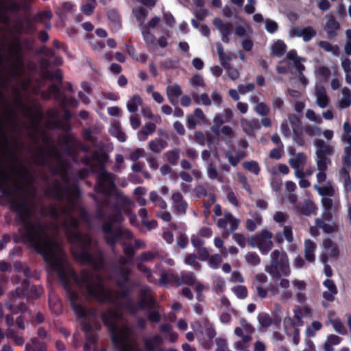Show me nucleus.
Here are the masks:
<instances>
[{"instance_id": "1", "label": "nucleus", "mask_w": 351, "mask_h": 351, "mask_svg": "<svg viewBox=\"0 0 351 351\" xmlns=\"http://www.w3.org/2000/svg\"><path fill=\"white\" fill-rule=\"evenodd\" d=\"M38 251L51 271L56 273L72 310L78 318L82 319L81 323L82 331L87 335L99 330L100 326L98 325L95 328L87 319L88 313L86 307L78 303L79 294L72 288L71 280H73L79 287H85L88 295L99 303H112L114 301L112 291L106 289L101 277L97 275V281H95L94 274L86 269H82L80 275H77L73 269H67L65 267L63 261L57 254H47L40 247H38Z\"/></svg>"}, {"instance_id": "2", "label": "nucleus", "mask_w": 351, "mask_h": 351, "mask_svg": "<svg viewBox=\"0 0 351 351\" xmlns=\"http://www.w3.org/2000/svg\"><path fill=\"white\" fill-rule=\"evenodd\" d=\"M65 226L66 235L71 245V253L75 260L82 265H90L95 271L104 269L106 261L103 252L100 250L94 254L91 252L93 239L90 235L78 230L79 220L71 216Z\"/></svg>"}, {"instance_id": "3", "label": "nucleus", "mask_w": 351, "mask_h": 351, "mask_svg": "<svg viewBox=\"0 0 351 351\" xmlns=\"http://www.w3.org/2000/svg\"><path fill=\"white\" fill-rule=\"evenodd\" d=\"M121 316L118 311L110 308L100 313L101 321L108 330L114 346L119 351H130L132 347L128 342L129 329L126 326L119 328L117 322Z\"/></svg>"}, {"instance_id": "4", "label": "nucleus", "mask_w": 351, "mask_h": 351, "mask_svg": "<svg viewBox=\"0 0 351 351\" xmlns=\"http://www.w3.org/2000/svg\"><path fill=\"white\" fill-rule=\"evenodd\" d=\"M113 213L109 214L101 226V231L104 234L106 244L110 247H115L117 243L122 239H132L133 233L128 229L121 227H114V224H121L123 221L121 208L114 204Z\"/></svg>"}, {"instance_id": "5", "label": "nucleus", "mask_w": 351, "mask_h": 351, "mask_svg": "<svg viewBox=\"0 0 351 351\" xmlns=\"http://www.w3.org/2000/svg\"><path fill=\"white\" fill-rule=\"evenodd\" d=\"M45 194L58 201L66 199L69 206L66 208L65 213L71 215L81 196V191L76 183L63 187L58 181H56L51 187L45 191Z\"/></svg>"}, {"instance_id": "6", "label": "nucleus", "mask_w": 351, "mask_h": 351, "mask_svg": "<svg viewBox=\"0 0 351 351\" xmlns=\"http://www.w3.org/2000/svg\"><path fill=\"white\" fill-rule=\"evenodd\" d=\"M0 135L3 139L6 145V152L5 155L8 159H9L12 165L10 167V171L11 176L18 178L20 180H25L29 178H32V173L29 169L20 160L17 154L11 149L10 143L8 141V134L5 131L3 123L0 118Z\"/></svg>"}, {"instance_id": "7", "label": "nucleus", "mask_w": 351, "mask_h": 351, "mask_svg": "<svg viewBox=\"0 0 351 351\" xmlns=\"http://www.w3.org/2000/svg\"><path fill=\"white\" fill-rule=\"evenodd\" d=\"M265 271L274 279H280L282 276H289L291 269L287 253L274 250L271 254L270 265L266 267Z\"/></svg>"}, {"instance_id": "8", "label": "nucleus", "mask_w": 351, "mask_h": 351, "mask_svg": "<svg viewBox=\"0 0 351 351\" xmlns=\"http://www.w3.org/2000/svg\"><path fill=\"white\" fill-rule=\"evenodd\" d=\"M115 176L112 173L108 172L104 164L99 162V169L96 178V183L94 191L98 194L106 197H110L117 190Z\"/></svg>"}, {"instance_id": "9", "label": "nucleus", "mask_w": 351, "mask_h": 351, "mask_svg": "<svg viewBox=\"0 0 351 351\" xmlns=\"http://www.w3.org/2000/svg\"><path fill=\"white\" fill-rule=\"evenodd\" d=\"M158 304L154 297L150 293L149 287H145L139 291V299L134 304L130 299L124 305L125 308L132 315L136 314L139 311L156 308Z\"/></svg>"}, {"instance_id": "10", "label": "nucleus", "mask_w": 351, "mask_h": 351, "mask_svg": "<svg viewBox=\"0 0 351 351\" xmlns=\"http://www.w3.org/2000/svg\"><path fill=\"white\" fill-rule=\"evenodd\" d=\"M316 147V163L331 164L330 156H332L335 152L333 146L327 144L322 139H317L315 141Z\"/></svg>"}, {"instance_id": "11", "label": "nucleus", "mask_w": 351, "mask_h": 351, "mask_svg": "<svg viewBox=\"0 0 351 351\" xmlns=\"http://www.w3.org/2000/svg\"><path fill=\"white\" fill-rule=\"evenodd\" d=\"M341 141L348 144L343 148V156L342 158V167L339 170V175L343 180L350 176V170L351 168V136L343 135Z\"/></svg>"}, {"instance_id": "12", "label": "nucleus", "mask_w": 351, "mask_h": 351, "mask_svg": "<svg viewBox=\"0 0 351 351\" xmlns=\"http://www.w3.org/2000/svg\"><path fill=\"white\" fill-rule=\"evenodd\" d=\"M15 293L16 289L10 293L9 300L5 303V306L12 313H23L27 310V304L23 301L25 297L21 294L16 295Z\"/></svg>"}, {"instance_id": "13", "label": "nucleus", "mask_w": 351, "mask_h": 351, "mask_svg": "<svg viewBox=\"0 0 351 351\" xmlns=\"http://www.w3.org/2000/svg\"><path fill=\"white\" fill-rule=\"evenodd\" d=\"M43 293V289L40 287L34 285H30L28 280H23L20 287L16 289V295L21 294L24 295L25 298H31L33 299L38 298Z\"/></svg>"}, {"instance_id": "14", "label": "nucleus", "mask_w": 351, "mask_h": 351, "mask_svg": "<svg viewBox=\"0 0 351 351\" xmlns=\"http://www.w3.org/2000/svg\"><path fill=\"white\" fill-rule=\"evenodd\" d=\"M273 234L267 230H263L256 237V245L262 254H267L273 247L271 239Z\"/></svg>"}, {"instance_id": "15", "label": "nucleus", "mask_w": 351, "mask_h": 351, "mask_svg": "<svg viewBox=\"0 0 351 351\" xmlns=\"http://www.w3.org/2000/svg\"><path fill=\"white\" fill-rule=\"evenodd\" d=\"M324 29L329 39H333L337 36V30L340 29L339 23L331 16L326 21Z\"/></svg>"}, {"instance_id": "16", "label": "nucleus", "mask_w": 351, "mask_h": 351, "mask_svg": "<svg viewBox=\"0 0 351 351\" xmlns=\"http://www.w3.org/2000/svg\"><path fill=\"white\" fill-rule=\"evenodd\" d=\"M178 274H176L172 269L167 271H162L160 273V278L159 284L161 286L167 287L169 284H174L177 286Z\"/></svg>"}, {"instance_id": "17", "label": "nucleus", "mask_w": 351, "mask_h": 351, "mask_svg": "<svg viewBox=\"0 0 351 351\" xmlns=\"http://www.w3.org/2000/svg\"><path fill=\"white\" fill-rule=\"evenodd\" d=\"M232 118V111L230 108H226L222 113L215 114L213 119L214 125L219 129L224 123H230Z\"/></svg>"}, {"instance_id": "18", "label": "nucleus", "mask_w": 351, "mask_h": 351, "mask_svg": "<svg viewBox=\"0 0 351 351\" xmlns=\"http://www.w3.org/2000/svg\"><path fill=\"white\" fill-rule=\"evenodd\" d=\"M182 90L181 87L177 84L169 85L167 87V95L171 104L173 106L177 105L178 97L182 95Z\"/></svg>"}, {"instance_id": "19", "label": "nucleus", "mask_w": 351, "mask_h": 351, "mask_svg": "<svg viewBox=\"0 0 351 351\" xmlns=\"http://www.w3.org/2000/svg\"><path fill=\"white\" fill-rule=\"evenodd\" d=\"M25 351H47V343L37 337L32 338L31 343L25 345Z\"/></svg>"}, {"instance_id": "20", "label": "nucleus", "mask_w": 351, "mask_h": 351, "mask_svg": "<svg viewBox=\"0 0 351 351\" xmlns=\"http://www.w3.org/2000/svg\"><path fill=\"white\" fill-rule=\"evenodd\" d=\"M243 129L245 133L249 135L253 134L254 132L261 128V123L256 119L252 120H243L241 121Z\"/></svg>"}, {"instance_id": "21", "label": "nucleus", "mask_w": 351, "mask_h": 351, "mask_svg": "<svg viewBox=\"0 0 351 351\" xmlns=\"http://www.w3.org/2000/svg\"><path fill=\"white\" fill-rule=\"evenodd\" d=\"M213 25L220 32L221 34H232V25L230 23H225L219 17H216L213 21Z\"/></svg>"}, {"instance_id": "22", "label": "nucleus", "mask_w": 351, "mask_h": 351, "mask_svg": "<svg viewBox=\"0 0 351 351\" xmlns=\"http://www.w3.org/2000/svg\"><path fill=\"white\" fill-rule=\"evenodd\" d=\"M315 225L326 234L337 232L339 230V226L336 223L333 222L332 224H328L319 218L315 219Z\"/></svg>"}, {"instance_id": "23", "label": "nucleus", "mask_w": 351, "mask_h": 351, "mask_svg": "<svg viewBox=\"0 0 351 351\" xmlns=\"http://www.w3.org/2000/svg\"><path fill=\"white\" fill-rule=\"evenodd\" d=\"M196 277L193 272H182L180 277L178 276L177 287L182 285L192 286L195 283Z\"/></svg>"}, {"instance_id": "24", "label": "nucleus", "mask_w": 351, "mask_h": 351, "mask_svg": "<svg viewBox=\"0 0 351 351\" xmlns=\"http://www.w3.org/2000/svg\"><path fill=\"white\" fill-rule=\"evenodd\" d=\"M118 274L122 280L117 282V286L121 288L125 287L130 281L132 270L130 268L120 266L118 268Z\"/></svg>"}, {"instance_id": "25", "label": "nucleus", "mask_w": 351, "mask_h": 351, "mask_svg": "<svg viewBox=\"0 0 351 351\" xmlns=\"http://www.w3.org/2000/svg\"><path fill=\"white\" fill-rule=\"evenodd\" d=\"M316 103L320 108H324L328 106L329 99L324 86L316 89Z\"/></svg>"}, {"instance_id": "26", "label": "nucleus", "mask_w": 351, "mask_h": 351, "mask_svg": "<svg viewBox=\"0 0 351 351\" xmlns=\"http://www.w3.org/2000/svg\"><path fill=\"white\" fill-rule=\"evenodd\" d=\"M165 157L168 163L176 166L178 164L180 158V149L176 147L171 150H169L165 153Z\"/></svg>"}, {"instance_id": "27", "label": "nucleus", "mask_w": 351, "mask_h": 351, "mask_svg": "<svg viewBox=\"0 0 351 351\" xmlns=\"http://www.w3.org/2000/svg\"><path fill=\"white\" fill-rule=\"evenodd\" d=\"M162 343V339L159 335H154L145 340V349L147 351H155Z\"/></svg>"}, {"instance_id": "28", "label": "nucleus", "mask_w": 351, "mask_h": 351, "mask_svg": "<svg viewBox=\"0 0 351 351\" xmlns=\"http://www.w3.org/2000/svg\"><path fill=\"white\" fill-rule=\"evenodd\" d=\"M305 245V258L307 261L313 263L315 261L314 252L316 248L315 243L310 240L307 239L304 243Z\"/></svg>"}, {"instance_id": "29", "label": "nucleus", "mask_w": 351, "mask_h": 351, "mask_svg": "<svg viewBox=\"0 0 351 351\" xmlns=\"http://www.w3.org/2000/svg\"><path fill=\"white\" fill-rule=\"evenodd\" d=\"M167 142L162 138H158L152 140L149 143V148L154 153H160L162 149L167 147Z\"/></svg>"}, {"instance_id": "30", "label": "nucleus", "mask_w": 351, "mask_h": 351, "mask_svg": "<svg viewBox=\"0 0 351 351\" xmlns=\"http://www.w3.org/2000/svg\"><path fill=\"white\" fill-rule=\"evenodd\" d=\"M42 215L44 217H50L52 219L58 221L60 218V213L56 205H50L48 208L43 207L41 208Z\"/></svg>"}, {"instance_id": "31", "label": "nucleus", "mask_w": 351, "mask_h": 351, "mask_svg": "<svg viewBox=\"0 0 351 351\" xmlns=\"http://www.w3.org/2000/svg\"><path fill=\"white\" fill-rule=\"evenodd\" d=\"M216 47L221 64L224 68L228 67L230 64L229 61L231 60V58L224 53L221 43H217L216 44Z\"/></svg>"}, {"instance_id": "32", "label": "nucleus", "mask_w": 351, "mask_h": 351, "mask_svg": "<svg viewBox=\"0 0 351 351\" xmlns=\"http://www.w3.org/2000/svg\"><path fill=\"white\" fill-rule=\"evenodd\" d=\"M98 336L97 331L85 335V342L84 344V351H91V347L97 344Z\"/></svg>"}, {"instance_id": "33", "label": "nucleus", "mask_w": 351, "mask_h": 351, "mask_svg": "<svg viewBox=\"0 0 351 351\" xmlns=\"http://www.w3.org/2000/svg\"><path fill=\"white\" fill-rule=\"evenodd\" d=\"M316 209L315 204L311 200L306 201L302 206L298 207L299 212L306 216H310L315 212Z\"/></svg>"}, {"instance_id": "34", "label": "nucleus", "mask_w": 351, "mask_h": 351, "mask_svg": "<svg viewBox=\"0 0 351 351\" xmlns=\"http://www.w3.org/2000/svg\"><path fill=\"white\" fill-rule=\"evenodd\" d=\"M156 124L152 122L146 123L142 129L138 132V138L141 140H144L149 134H152L156 130Z\"/></svg>"}, {"instance_id": "35", "label": "nucleus", "mask_w": 351, "mask_h": 351, "mask_svg": "<svg viewBox=\"0 0 351 351\" xmlns=\"http://www.w3.org/2000/svg\"><path fill=\"white\" fill-rule=\"evenodd\" d=\"M143 104V100L138 95H134L128 103L127 108L130 112L134 113L138 110V106Z\"/></svg>"}, {"instance_id": "36", "label": "nucleus", "mask_w": 351, "mask_h": 351, "mask_svg": "<svg viewBox=\"0 0 351 351\" xmlns=\"http://www.w3.org/2000/svg\"><path fill=\"white\" fill-rule=\"evenodd\" d=\"M286 50L287 46L285 43L280 40L276 42L271 47L272 53L277 57L282 56L285 53Z\"/></svg>"}, {"instance_id": "37", "label": "nucleus", "mask_w": 351, "mask_h": 351, "mask_svg": "<svg viewBox=\"0 0 351 351\" xmlns=\"http://www.w3.org/2000/svg\"><path fill=\"white\" fill-rule=\"evenodd\" d=\"M108 19L112 22L116 29H119L121 27V19L119 12L114 10H110L107 13Z\"/></svg>"}, {"instance_id": "38", "label": "nucleus", "mask_w": 351, "mask_h": 351, "mask_svg": "<svg viewBox=\"0 0 351 351\" xmlns=\"http://www.w3.org/2000/svg\"><path fill=\"white\" fill-rule=\"evenodd\" d=\"M319 172L317 173V180L319 183H322L326 180V171L328 165L331 164L316 163Z\"/></svg>"}, {"instance_id": "39", "label": "nucleus", "mask_w": 351, "mask_h": 351, "mask_svg": "<svg viewBox=\"0 0 351 351\" xmlns=\"http://www.w3.org/2000/svg\"><path fill=\"white\" fill-rule=\"evenodd\" d=\"M52 12L50 10H43L36 14L33 17V21L43 23L47 20H50L52 18Z\"/></svg>"}, {"instance_id": "40", "label": "nucleus", "mask_w": 351, "mask_h": 351, "mask_svg": "<svg viewBox=\"0 0 351 351\" xmlns=\"http://www.w3.org/2000/svg\"><path fill=\"white\" fill-rule=\"evenodd\" d=\"M306 162V156L304 153H298L295 158H290V166L295 169H298L300 165H302Z\"/></svg>"}, {"instance_id": "41", "label": "nucleus", "mask_w": 351, "mask_h": 351, "mask_svg": "<svg viewBox=\"0 0 351 351\" xmlns=\"http://www.w3.org/2000/svg\"><path fill=\"white\" fill-rule=\"evenodd\" d=\"M96 5V0H86V3L82 5L81 10L85 15L90 16L94 12Z\"/></svg>"}, {"instance_id": "42", "label": "nucleus", "mask_w": 351, "mask_h": 351, "mask_svg": "<svg viewBox=\"0 0 351 351\" xmlns=\"http://www.w3.org/2000/svg\"><path fill=\"white\" fill-rule=\"evenodd\" d=\"M207 173L209 178L214 180L216 179L219 182H223V177L218 174L215 166L210 162L207 167Z\"/></svg>"}, {"instance_id": "43", "label": "nucleus", "mask_w": 351, "mask_h": 351, "mask_svg": "<svg viewBox=\"0 0 351 351\" xmlns=\"http://www.w3.org/2000/svg\"><path fill=\"white\" fill-rule=\"evenodd\" d=\"M49 93L53 95L56 100L62 101L64 97V93L62 91L61 88L58 84H52L49 87Z\"/></svg>"}, {"instance_id": "44", "label": "nucleus", "mask_w": 351, "mask_h": 351, "mask_svg": "<svg viewBox=\"0 0 351 351\" xmlns=\"http://www.w3.org/2000/svg\"><path fill=\"white\" fill-rule=\"evenodd\" d=\"M293 140L298 146L304 147L306 145L302 129L297 130V128H293Z\"/></svg>"}, {"instance_id": "45", "label": "nucleus", "mask_w": 351, "mask_h": 351, "mask_svg": "<svg viewBox=\"0 0 351 351\" xmlns=\"http://www.w3.org/2000/svg\"><path fill=\"white\" fill-rule=\"evenodd\" d=\"M243 167L245 169L256 176H258L261 171L258 163L254 160L245 162L243 163Z\"/></svg>"}, {"instance_id": "46", "label": "nucleus", "mask_w": 351, "mask_h": 351, "mask_svg": "<svg viewBox=\"0 0 351 351\" xmlns=\"http://www.w3.org/2000/svg\"><path fill=\"white\" fill-rule=\"evenodd\" d=\"M334 330L341 335H346L348 334V330L345 326L339 319H335L331 320Z\"/></svg>"}, {"instance_id": "47", "label": "nucleus", "mask_w": 351, "mask_h": 351, "mask_svg": "<svg viewBox=\"0 0 351 351\" xmlns=\"http://www.w3.org/2000/svg\"><path fill=\"white\" fill-rule=\"evenodd\" d=\"M302 33V38L304 42L310 41L316 35L315 29L311 26L304 27Z\"/></svg>"}, {"instance_id": "48", "label": "nucleus", "mask_w": 351, "mask_h": 351, "mask_svg": "<svg viewBox=\"0 0 351 351\" xmlns=\"http://www.w3.org/2000/svg\"><path fill=\"white\" fill-rule=\"evenodd\" d=\"M186 264L192 266L195 270H200L201 265L197 261V256L195 254H187L185 257Z\"/></svg>"}, {"instance_id": "49", "label": "nucleus", "mask_w": 351, "mask_h": 351, "mask_svg": "<svg viewBox=\"0 0 351 351\" xmlns=\"http://www.w3.org/2000/svg\"><path fill=\"white\" fill-rule=\"evenodd\" d=\"M258 320L262 327L267 328L272 324V319L268 313H261L258 315Z\"/></svg>"}, {"instance_id": "50", "label": "nucleus", "mask_w": 351, "mask_h": 351, "mask_svg": "<svg viewBox=\"0 0 351 351\" xmlns=\"http://www.w3.org/2000/svg\"><path fill=\"white\" fill-rule=\"evenodd\" d=\"M110 134L112 136H115L120 142H125L127 139L126 134L119 125L114 126L110 131Z\"/></svg>"}, {"instance_id": "51", "label": "nucleus", "mask_w": 351, "mask_h": 351, "mask_svg": "<svg viewBox=\"0 0 351 351\" xmlns=\"http://www.w3.org/2000/svg\"><path fill=\"white\" fill-rule=\"evenodd\" d=\"M79 102L75 97H67L66 95H64L60 103V106L64 108L66 106L75 108H77Z\"/></svg>"}, {"instance_id": "52", "label": "nucleus", "mask_w": 351, "mask_h": 351, "mask_svg": "<svg viewBox=\"0 0 351 351\" xmlns=\"http://www.w3.org/2000/svg\"><path fill=\"white\" fill-rule=\"evenodd\" d=\"M137 269L138 270L144 274V275L146 276L147 280L149 282H154V277L152 276V270L150 268L147 267L143 263H138Z\"/></svg>"}, {"instance_id": "53", "label": "nucleus", "mask_w": 351, "mask_h": 351, "mask_svg": "<svg viewBox=\"0 0 351 351\" xmlns=\"http://www.w3.org/2000/svg\"><path fill=\"white\" fill-rule=\"evenodd\" d=\"M318 45L319 47H321L327 52H332L333 53H337L339 50L338 47L337 45L333 46L328 41L326 40L319 41L318 43Z\"/></svg>"}, {"instance_id": "54", "label": "nucleus", "mask_w": 351, "mask_h": 351, "mask_svg": "<svg viewBox=\"0 0 351 351\" xmlns=\"http://www.w3.org/2000/svg\"><path fill=\"white\" fill-rule=\"evenodd\" d=\"M147 319L152 323H158L161 320V315L155 308L149 309L147 311Z\"/></svg>"}, {"instance_id": "55", "label": "nucleus", "mask_w": 351, "mask_h": 351, "mask_svg": "<svg viewBox=\"0 0 351 351\" xmlns=\"http://www.w3.org/2000/svg\"><path fill=\"white\" fill-rule=\"evenodd\" d=\"M34 162L39 166H44L46 165L47 160L45 152L43 148H40L35 156Z\"/></svg>"}, {"instance_id": "56", "label": "nucleus", "mask_w": 351, "mask_h": 351, "mask_svg": "<svg viewBox=\"0 0 351 351\" xmlns=\"http://www.w3.org/2000/svg\"><path fill=\"white\" fill-rule=\"evenodd\" d=\"M245 260L247 263L252 265H257L261 263L260 257L254 252H248L245 256Z\"/></svg>"}, {"instance_id": "57", "label": "nucleus", "mask_w": 351, "mask_h": 351, "mask_svg": "<svg viewBox=\"0 0 351 351\" xmlns=\"http://www.w3.org/2000/svg\"><path fill=\"white\" fill-rule=\"evenodd\" d=\"M9 51L12 56H19V54L22 51V46L19 40L11 43Z\"/></svg>"}, {"instance_id": "58", "label": "nucleus", "mask_w": 351, "mask_h": 351, "mask_svg": "<svg viewBox=\"0 0 351 351\" xmlns=\"http://www.w3.org/2000/svg\"><path fill=\"white\" fill-rule=\"evenodd\" d=\"M232 290L237 297L239 299H245L247 297L248 292L246 287L245 286L239 285L234 287Z\"/></svg>"}, {"instance_id": "59", "label": "nucleus", "mask_w": 351, "mask_h": 351, "mask_svg": "<svg viewBox=\"0 0 351 351\" xmlns=\"http://www.w3.org/2000/svg\"><path fill=\"white\" fill-rule=\"evenodd\" d=\"M148 14L147 11L144 8H139L134 11V16L141 24L143 23L147 16Z\"/></svg>"}, {"instance_id": "60", "label": "nucleus", "mask_w": 351, "mask_h": 351, "mask_svg": "<svg viewBox=\"0 0 351 351\" xmlns=\"http://www.w3.org/2000/svg\"><path fill=\"white\" fill-rule=\"evenodd\" d=\"M305 133L310 136H320L322 134L321 128L317 126L306 125L304 129Z\"/></svg>"}, {"instance_id": "61", "label": "nucleus", "mask_w": 351, "mask_h": 351, "mask_svg": "<svg viewBox=\"0 0 351 351\" xmlns=\"http://www.w3.org/2000/svg\"><path fill=\"white\" fill-rule=\"evenodd\" d=\"M21 5L16 1H10L5 8V11L12 14H17L21 10Z\"/></svg>"}, {"instance_id": "62", "label": "nucleus", "mask_w": 351, "mask_h": 351, "mask_svg": "<svg viewBox=\"0 0 351 351\" xmlns=\"http://www.w3.org/2000/svg\"><path fill=\"white\" fill-rule=\"evenodd\" d=\"M187 208L188 204L185 200L174 204V211L178 215H184Z\"/></svg>"}, {"instance_id": "63", "label": "nucleus", "mask_w": 351, "mask_h": 351, "mask_svg": "<svg viewBox=\"0 0 351 351\" xmlns=\"http://www.w3.org/2000/svg\"><path fill=\"white\" fill-rule=\"evenodd\" d=\"M221 262L222 258L221 255L218 254L211 256L208 260L209 265L213 269H217Z\"/></svg>"}, {"instance_id": "64", "label": "nucleus", "mask_w": 351, "mask_h": 351, "mask_svg": "<svg viewBox=\"0 0 351 351\" xmlns=\"http://www.w3.org/2000/svg\"><path fill=\"white\" fill-rule=\"evenodd\" d=\"M216 344L217 346L215 351H230L228 349L226 339L223 338H217L215 339Z\"/></svg>"}]
</instances>
